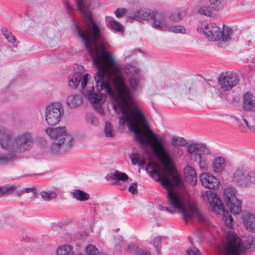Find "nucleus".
<instances>
[{"mask_svg": "<svg viewBox=\"0 0 255 255\" xmlns=\"http://www.w3.org/2000/svg\"><path fill=\"white\" fill-rule=\"evenodd\" d=\"M93 65L97 71L94 79L98 90H105L115 104L113 108L118 106L122 114L119 118V124L121 126L127 123L128 129L133 132L134 139L142 146H150L159 160L164 165L162 167L158 164L149 162L148 167L151 168L150 175L157 176V181L167 191V201L172 209L160 206V210L165 209L169 213L178 210L183 216L186 222L197 219L200 222L205 221V217L196 206L190 205L185 207L182 198L174 192L172 188L180 186L183 182L174 167H169L173 159L181 158L184 153L183 148L175 146L168 150L165 146V138L159 134L151 132L150 139L146 137L140 131L141 124L144 125L146 119L140 110L137 107L126 108L125 103L132 99V92L126 83L123 72L110 53H89Z\"/></svg>", "mask_w": 255, "mask_h": 255, "instance_id": "1", "label": "nucleus"}, {"mask_svg": "<svg viewBox=\"0 0 255 255\" xmlns=\"http://www.w3.org/2000/svg\"><path fill=\"white\" fill-rule=\"evenodd\" d=\"M34 144L33 134L29 131L16 135L3 126H0V146L9 152L17 154L30 150Z\"/></svg>", "mask_w": 255, "mask_h": 255, "instance_id": "2", "label": "nucleus"}, {"mask_svg": "<svg viewBox=\"0 0 255 255\" xmlns=\"http://www.w3.org/2000/svg\"><path fill=\"white\" fill-rule=\"evenodd\" d=\"M228 241L223 255H246L248 250L255 249V237H245L243 242L233 231L228 232L226 236Z\"/></svg>", "mask_w": 255, "mask_h": 255, "instance_id": "3", "label": "nucleus"}, {"mask_svg": "<svg viewBox=\"0 0 255 255\" xmlns=\"http://www.w3.org/2000/svg\"><path fill=\"white\" fill-rule=\"evenodd\" d=\"M45 132L54 139L51 145V150L53 153H64L70 150L74 143L73 137L67 133L65 127L47 128Z\"/></svg>", "mask_w": 255, "mask_h": 255, "instance_id": "4", "label": "nucleus"}, {"mask_svg": "<svg viewBox=\"0 0 255 255\" xmlns=\"http://www.w3.org/2000/svg\"><path fill=\"white\" fill-rule=\"evenodd\" d=\"M204 27L198 28V30L203 31L207 37L211 41L221 40L224 42H229L233 34L231 28L223 25V29L220 28L216 23L209 22L203 25Z\"/></svg>", "mask_w": 255, "mask_h": 255, "instance_id": "5", "label": "nucleus"}, {"mask_svg": "<svg viewBox=\"0 0 255 255\" xmlns=\"http://www.w3.org/2000/svg\"><path fill=\"white\" fill-rule=\"evenodd\" d=\"M163 88L167 91L174 92L181 95L187 94H196L203 92V84L201 82H187L186 84H181L174 80L164 82Z\"/></svg>", "mask_w": 255, "mask_h": 255, "instance_id": "6", "label": "nucleus"}, {"mask_svg": "<svg viewBox=\"0 0 255 255\" xmlns=\"http://www.w3.org/2000/svg\"><path fill=\"white\" fill-rule=\"evenodd\" d=\"M64 110L60 103H54L48 106L45 111V120L47 124L54 126L60 121Z\"/></svg>", "mask_w": 255, "mask_h": 255, "instance_id": "7", "label": "nucleus"}, {"mask_svg": "<svg viewBox=\"0 0 255 255\" xmlns=\"http://www.w3.org/2000/svg\"><path fill=\"white\" fill-rule=\"evenodd\" d=\"M207 194L209 200H210V198L212 199V200L210 201V203L214 207V210H216L219 214L223 215V219L226 225L229 228H232L233 227L232 222L233 221V218L231 213L224 209V204L222 200L217 197L215 194L212 193L208 194V192H207Z\"/></svg>", "mask_w": 255, "mask_h": 255, "instance_id": "8", "label": "nucleus"}, {"mask_svg": "<svg viewBox=\"0 0 255 255\" xmlns=\"http://www.w3.org/2000/svg\"><path fill=\"white\" fill-rule=\"evenodd\" d=\"M236 193L233 188L227 187L224 189V197L231 212L234 214H239L242 211V201L237 199Z\"/></svg>", "mask_w": 255, "mask_h": 255, "instance_id": "9", "label": "nucleus"}, {"mask_svg": "<svg viewBox=\"0 0 255 255\" xmlns=\"http://www.w3.org/2000/svg\"><path fill=\"white\" fill-rule=\"evenodd\" d=\"M219 81L221 89L224 91H228L239 83L240 79L236 73L229 71L221 74Z\"/></svg>", "mask_w": 255, "mask_h": 255, "instance_id": "10", "label": "nucleus"}, {"mask_svg": "<svg viewBox=\"0 0 255 255\" xmlns=\"http://www.w3.org/2000/svg\"><path fill=\"white\" fill-rule=\"evenodd\" d=\"M200 181L203 186L210 189L217 190L220 184L219 180L208 172L200 174Z\"/></svg>", "mask_w": 255, "mask_h": 255, "instance_id": "11", "label": "nucleus"}, {"mask_svg": "<svg viewBox=\"0 0 255 255\" xmlns=\"http://www.w3.org/2000/svg\"><path fill=\"white\" fill-rule=\"evenodd\" d=\"M152 26L157 30H163L167 25L165 16L158 12H152L150 17Z\"/></svg>", "mask_w": 255, "mask_h": 255, "instance_id": "12", "label": "nucleus"}, {"mask_svg": "<svg viewBox=\"0 0 255 255\" xmlns=\"http://www.w3.org/2000/svg\"><path fill=\"white\" fill-rule=\"evenodd\" d=\"M187 151L190 155V158L193 157L194 154H200L202 152L205 154H209L210 153L209 149L206 145L202 143L193 142L187 145Z\"/></svg>", "mask_w": 255, "mask_h": 255, "instance_id": "13", "label": "nucleus"}, {"mask_svg": "<svg viewBox=\"0 0 255 255\" xmlns=\"http://www.w3.org/2000/svg\"><path fill=\"white\" fill-rule=\"evenodd\" d=\"M243 109L246 112H255V96L247 92L243 97Z\"/></svg>", "mask_w": 255, "mask_h": 255, "instance_id": "14", "label": "nucleus"}, {"mask_svg": "<svg viewBox=\"0 0 255 255\" xmlns=\"http://www.w3.org/2000/svg\"><path fill=\"white\" fill-rule=\"evenodd\" d=\"M185 180L194 186L197 182V175L193 167L187 164L184 169Z\"/></svg>", "mask_w": 255, "mask_h": 255, "instance_id": "15", "label": "nucleus"}, {"mask_svg": "<svg viewBox=\"0 0 255 255\" xmlns=\"http://www.w3.org/2000/svg\"><path fill=\"white\" fill-rule=\"evenodd\" d=\"M234 181L242 187H246L250 185L248 172L241 170H237L234 174Z\"/></svg>", "mask_w": 255, "mask_h": 255, "instance_id": "16", "label": "nucleus"}, {"mask_svg": "<svg viewBox=\"0 0 255 255\" xmlns=\"http://www.w3.org/2000/svg\"><path fill=\"white\" fill-rule=\"evenodd\" d=\"M151 14L152 13L149 10L140 9L136 12L128 13V16L131 19L141 21L148 19L149 17L150 18Z\"/></svg>", "mask_w": 255, "mask_h": 255, "instance_id": "17", "label": "nucleus"}, {"mask_svg": "<svg viewBox=\"0 0 255 255\" xmlns=\"http://www.w3.org/2000/svg\"><path fill=\"white\" fill-rule=\"evenodd\" d=\"M243 223L248 231L255 233V214H248L245 216Z\"/></svg>", "mask_w": 255, "mask_h": 255, "instance_id": "18", "label": "nucleus"}, {"mask_svg": "<svg viewBox=\"0 0 255 255\" xmlns=\"http://www.w3.org/2000/svg\"><path fill=\"white\" fill-rule=\"evenodd\" d=\"M17 159V155L12 152L5 154L0 151V166L7 165Z\"/></svg>", "mask_w": 255, "mask_h": 255, "instance_id": "19", "label": "nucleus"}, {"mask_svg": "<svg viewBox=\"0 0 255 255\" xmlns=\"http://www.w3.org/2000/svg\"><path fill=\"white\" fill-rule=\"evenodd\" d=\"M82 78V73L76 72L70 74L68 77V85L72 88H76L80 83Z\"/></svg>", "mask_w": 255, "mask_h": 255, "instance_id": "20", "label": "nucleus"}, {"mask_svg": "<svg viewBox=\"0 0 255 255\" xmlns=\"http://www.w3.org/2000/svg\"><path fill=\"white\" fill-rule=\"evenodd\" d=\"M187 15V11L184 8H179L172 12L169 15V19L174 22L182 20Z\"/></svg>", "mask_w": 255, "mask_h": 255, "instance_id": "21", "label": "nucleus"}, {"mask_svg": "<svg viewBox=\"0 0 255 255\" xmlns=\"http://www.w3.org/2000/svg\"><path fill=\"white\" fill-rule=\"evenodd\" d=\"M66 104L70 108L73 109L80 106L82 103L81 96L77 94L69 95L66 99Z\"/></svg>", "mask_w": 255, "mask_h": 255, "instance_id": "22", "label": "nucleus"}, {"mask_svg": "<svg viewBox=\"0 0 255 255\" xmlns=\"http://www.w3.org/2000/svg\"><path fill=\"white\" fill-rule=\"evenodd\" d=\"M94 91V87H92V90H89L87 92L85 96L90 103L97 104H100L103 95L101 93H96Z\"/></svg>", "mask_w": 255, "mask_h": 255, "instance_id": "23", "label": "nucleus"}, {"mask_svg": "<svg viewBox=\"0 0 255 255\" xmlns=\"http://www.w3.org/2000/svg\"><path fill=\"white\" fill-rule=\"evenodd\" d=\"M110 178L113 180H116L112 183L113 185H119L120 183L119 181L124 182L128 179V176L125 173H123L119 170H116L114 172L111 173Z\"/></svg>", "mask_w": 255, "mask_h": 255, "instance_id": "24", "label": "nucleus"}, {"mask_svg": "<svg viewBox=\"0 0 255 255\" xmlns=\"http://www.w3.org/2000/svg\"><path fill=\"white\" fill-rule=\"evenodd\" d=\"M191 159L196 162L202 170H207L208 163L206 158L202 156L201 153L194 154Z\"/></svg>", "mask_w": 255, "mask_h": 255, "instance_id": "25", "label": "nucleus"}, {"mask_svg": "<svg viewBox=\"0 0 255 255\" xmlns=\"http://www.w3.org/2000/svg\"><path fill=\"white\" fill-rule=\"evenodd\" d=\"M225 166V160L222 157H216L213 162L212 168L215 172H222Z\"/></svg>", "mask_w": 255, "mask_h": 255, "instance_id": "26", "label": "nucleus"}, {"mask_svg": "<svg viewBox=\"0 0 255 255\" xmlns=\"http://www.w3.org/2000/svg\"><path fill=\"white\" fill-rule=\"evenodd\" d=\"M212 9L218 11L223 9L226 4L227 0H208Z\"/></svg>", "mask_w": 255, "mask_h": 255, "instance_id": "27", "label": "nucleus"}, {"mask_svg": "<svg viewBox=\"0 0 255 255\" xmlns=\"http://www.w3.org/2000/svg\"><path fill=\"white\" fill-rule=\"evenodd\" d=\"M71 194L73 198L80 201H84L89 199V195L80 189L75 190Z\"/></svg>", "mask_w": 255, "mask_h": 255, "instance_id": "28", "label": "nucleus"}, {"mask_svg": "<svg viewBox=\"0 0 255 255\" xmlns=\"http://www.w3.org/2000/svg\"><path fill=\"white\" fill-rule=\"evenodd\" d=\"M132 164L143 166L145 164L144 158L138 153H132L130 156Z\"/></svg>", "mask_w": 255, "mask_h": 255, "instance_id": "29", "label": "nucleus"}, {"mask_svg": "<svg viewBox=\"0 0 255 255\" xmlns=\"http://www.w3.org/2000/svg\"><path fill=\"white\" fill-rule=\"evenodd\" d=\"M85 251L87 255H106L105 254L100 252L96 246L92 244L86 246Z\"/></svg>", "mask_w": 255, "mask_h": 255, "instance_id": "30", "label": "nucleus"}, {"mask_svg": "<svg viewBox=\"0 0 255 255\" xmlns=\"http://www.w3.org/2000/svg\"><path fill=\"white\" fill-rule=\"evenodd\" d=\"M171 143L174 147L183 146L186 145L188 142L183 137L174 136L172 138Z\"/></svg>", "mask_w": 255, "mask_h": 255, "instance_id": "31", "label": "nucleus"}, {"mask_svg": "<svg viewBox=\"0 0 255 255\" xmlns=\"http://www.w3.org/2000/svg\"><path fill=\"white\" fill-rule=\"evenodd\" d=\"M137 70H135V73L132 75L129 78V83L132 90H136L138 86V78Z\"/></svg>", "mask_w": 255, "mask_h": 255, "instance_id": "32", "label": "nucleus"}, {"mask_svg": "<svg viewBox=\"0 0 255 255\" xmlns=\"http://www.w3.org/2000/svg\"><path fill=\"white\" fill-rule=\"evenodd\" d=\"M107 21L109 25L112 29L117 31H122L123 30V25L120 22L116 21L114 18H110Z\"/></svg>", "mask_w": 255, "mask_h": 255, "instance_id": "33", "label": "nucleus"}, {"mask_svg": "<svg viewBox=\"0 0 255 255\" xmlns=\"http://www.w3.org/2000/svg\"><path fill=\"white\" fill-rule=\"evenodd\" d=\"M211 8V6H203L198 10L197 13L206 16H211L213 12Z\"/></svg>", "mask_w": 255, "mask_h": 255, "instance_id": "34", "label": "nucleus"}, {"mask_svg": "<svg viewBox=\"0 0 255 255\" xmlns=\"http://www.w3.org/2000/svg\"><path fill=\"white\" fill-rule=\"evenodd\" d=\"M104 132L107 137H112L115 135L114 131L113 129L112 124L109 121H107L106 123Z\"/></svg>", "mask_w": 255, "mask_h": 255, "instance_id": "35", "label": "nucleus"}, {"mask_svg": "<svg viewBox=\"0 0 255 255\" xmlns=\"http://www.w3.org/2000/svg\"><path fill=\"white\" fill-rule=\"evenodd\" d=\"M115 248L117 251H120L125 244L123 236L118 235L115 238Z\"/></svg>", "mask_w": 255, "mask_h": 255, "instance_id": "36", "label": "nucleus"}, {"mask_svg": "<svg viewBox=\"0 0 255 255\" xmlns=\"http://www.w3.org/2000/svg\"><path fill=\"white\" fill-rule=\"evenodd\" d=\"M42 198L45 201H50V200L54 199L56 197L57 195L54 192H46L42 191L40 193Z\"/></svg>", "mask_w": 255, "mask_h": 255, "instance_id": "37", "label": "nucleus"}, {"mask_svg": "<svg viewBox=\"0 0 255 255\" xmlns=\"http://www.w3.org/2000/svg\"><path fill=\"white\" fill-rule=\"evenodd\" d=\"M2 32H3L5 37L9 42L13 43L15 41V37L11 33L8 32L5 28H2Z\"/></svg>", "mask_w": 255, "mask_h": 255, "instance_id": "38", "label": "nucleus"}, {"mask_svg": "<svg viewBox=\"0 0 255 255\" xmlns=\"http://www.w3.org/2000/svg\"><path fill=\"white\" fill-rule=\"evenodd\" d=\"M170 31L175 33H185L186 32L185 28L181 25H176L171 27L170 28Z\"/></svg>", "mask_w": 255, "mask_h": 255, "instance_id": "39", "label": "nucleus"}, {"mask_svg": "<svg viewBox=\"0 0 255 255\" xmlns=\"http://www.w3.org/2000/svg\"><path fill=\"white\" fill-rule=\"evenodd\" d=\"M128 12L127 9L125 8H117L115 11V14L117 17L121 18L123 17L125 14H126Z\"/></svg>", "mask_w": 255, "mask_h": 255, "instance_id": "40", "label": "nucleus"}, {"mask_svg": "<svg viewBox=\"0 0 255 255\" xmlns=\"http://www.w3.org/2000/svg\"><path fill=\"white\" fill-rule=\"evenodd\" d=\"M161 243V237H157L154 238L153 245L154 246V247L156 249V251L157 252H159V250L160 248V247H159V245Z\"/></svg>", "mask_w": 255, "mask_h": 255, "instance_id": "41", "label": "nucleus"}, {"mask_svg": "<svg viewBox=\"0 0 255 255\" xmlns=\"http://www.w3.org/2000/svg\"><path fill=\"white\" fill-rule=\"evenodd\" d=\"M89 76L88 74H86L84 75H82L81 86L83 89H84L87 85Z\"/></svg>", "mask_w": 255, "mask_h": 255, "instance_id": "42", "label": "nucleus"}, {"mask_svg": "<svg viewBox=\"0 0 255 255\" xmlns=\"http://www.w3.org/2000/svg\"><path fill=\"white\" fill-rule=\"evenodd\" d=\"M137 184L136 182L133 183L128 188V191L132 194L137 193Z\"/></svg>", "mask_w": 255, "mask_h": 255, "instance_id": "43", "label": "nucleus"}, {"mask_svg": "<svg viewBox=\"0 0 255 255\" xmlns=\"http://www.w3.org/2000/svg\"><path fill=\"white\" fill-rule=\"evenodd\" d=\"M13 189L12 186H9L8 187H0V197H1L3 195L7 193L8 191Z\"/></svg>", "mask_w": 255, "mask_h": 255, "instance_id": "44", "label": "nucleus"}, {"mask_svg": "<svg viewBox=\"0 0 255 255\" xmlns=\"http://www.w3.org/2000/svg\"><path fill=\"white\" fill-rule=\"evenodd\" d=\"M249 182L255 184V171H251L248 173Z\"/></svg>", "mask_w": 255, "mask_h": 255, "instance_id": "45", "label": "nucleus"}, {"mask_svg": "<svg viewBox=\"0 0 255 255\" xmlns=\"http://www.w3.org/2000/svg\"><path fill=\"white\" fill-rule=\"evenodd\" d=\"M138 246L136 244L134 243H131L130 245H128L126 248V251L130 252H133L137 249Z\"/></svg>", "mask_w": 255, "mask_h": 255, "instance_id": "46", "label": "nucleus"}, {"mask_svg": "<svg viewBox=\"0 0 255 255\" xmlns=\"http://www.w3.org/2000/svg\"><path fill=\"white\" fill-rule=\"evenodd\" d=\"M23 190H24V193H32L34 197H35L36 195H37L36 189L33 187L26 188L23 189Z\"/></svg>", "mask_w": 255, "mask_h": 255, "instance_id": "47", "label": "nucleus"}, {"mask_svg": "<svg viewBox=\"0 0 255 255\" xmlns=\"http://www.w3.org/2000/svg\"><path fill=\"white\" fill-rule=\"evenodd\" d=\"M134 255H150V253L146 250L140 249L135 252Z\"/></svg>", "mask_w": 255, "mask_h": 255, "instance_id": "48", "label": "nucleus"}, {"mask_svg": "<svg viewBox=\"0 0 255 255\" xmlns=\"http://www.w3.org/2000/svg\"><path fill=\"white\" fill-rule=\"evenodd\" d=\"M96 109L102 116L104 115V110L100 104H99L96 106Z\"/></svg>", "mask_w": 255, "mask_h": 255, "instance_id": "49", "label": "nucleus"}, {"mask_svg": "<svg viewBox=\"0 0 255 255\" xmlns=\"http://www.w3.org/2000/svg\"><path fill=\"white\" fill-rule=\"evenodd\" d=\"M187 255H200L198 250H189L187 251Z\"/></svg>", "mask_w": 255, "mask_h": 255, "instance_id": "50", "label": "nucleus"}, {"mask_svg": "<svg viewBox=\"0 0 255 255\" xmlns=\"http://www.w3.org/2000/svg\"><path fill=\"white\" fill-rule=\"evenodd\" d=\"M135 50H138L139 51H140V50L139 49H135L132 50H131V51H129V53H126V54H125V58H130V56H131V54L132 53H133V52H134V51H135Z\"/></svg>", "mask_w": 255, "mask_h": 255, "instance_id": "51", "label": "nucleus"}, {"mask_svg": "<svg viewBox=\"0 0 255 255\" xmlns=\"http://www.w3.org/2000/svg\"><path fill=\"white\" fill-rule=\"evenodd\" d=\"M135 50H138L139 51H140V50L139 49H135L132 50H131V51H129V53H126V54H125V58H130V56H131V54L132 53H133V52H134V51H135Z\"/></svg>", "mask_w": 255, "mask_h": 255, "instance_id": "52", "label": "nucleus"}, {"mask_svg": "<svg viewBox=\"0 0 255 255\" xmlns=\"http://www.w3.org/2000/svg\"><path fill=\"white\" fill-rule=\"evenodd\" d=\"M64 6L66 7V8L69 10L71 11L73 10L72 7L71 6L70 3L68 1H65L64 2Z\"/></svg>", "mask_w": 255, "mask_h": 255, "instance_id": "53", "label": "nucleus"}, {"mask_svg": "<svg viewBox=\"0 0 255 255\" xmlns=\"http://www.w3.org/2000/svg\"><path fill=\"white\" fill-rule=\"evenodd\" d=\"M23 193H24V190H23L17 191L16 192V194L19 196Z\"/></svg>", "mask_w": 255, "mask_h": 255, "instance_id": "54", "label": "nucleus"}, {"mask_svg": "<svg viewBox=\"0 0 255 255\" xmlns=\"http://www.w3.org/2000/svg\"><path fill=\"white\" fill-rule=\"evenodd\" d=\"M243 120H244L245 123L246 124L247 127H248V128H250V127L249 125V123H248V122L247 121V120L246 119H244Z\"/></svg>", "mask_w": 255, "mask_h": 255, "instance_id": "55", "label": "nucleus"}, {"mask_svg": "<svg viewBox=\"0 0 255 255\" xmlns=\"http://www.w3.org/2000/svg\"><path fill=\"white\" fill-rule=\"evenodd\" d=\"M97 122V119L96 118H95L93 120V122H95V124H96Z\"/></svg>", "mask_w": 255, "mask_h": 255, "instance_id": "56", "label": "nucleus"}, {"mask_svg": "<svg viewBox=\"0 0 255 255\" xmlns=\"http://www.w3.org/2000/svg\"><path fill=\"white\" fill-rule=\"evenodd\" d=\"M205 84L206 85V86H208V83H207V82H205Z\"/></svg>", "mask_w": 255, "mask_h": 255, "instance_id": "57", "label": "nucleus"}]
</instances>
